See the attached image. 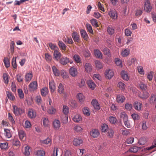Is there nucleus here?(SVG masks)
<instances>
[{
    "label": "nucleus",
    "instance_id": "nucleus-17",
    "mask_svg": "<svg viewBox=\"0 0 156 156\" xmlns=\"http://www.w3.org/2000/svg\"><path fill=\"white\" fill-rule=\"evenodd\" d=\"M125 100V97L121 94H119L117 96L116 98L117 102L119 103H122Z\"/></svg>",
    "mask_w": 156,
    "mask_h": 156
},
{
    "label": "nucleus",
    "instance_id": "nucleus-38",
    "mask_svg": "<svg viewBox=\"0 0 156 156\" xmlns=\"http://www.w3.org/2000/svg\"><path fill=\"white\" fill-rule=\"evenodd\" d=\"M6 94L8 98L10 100L12 101L15 100V97L11 92L9 91L6 92Z\"/></svg>",
    "mask_w": 156,
    "mask_h": 156
},
{
    "label": "nucleus",
    "instance_id": "nucleus-2",
    "mask_svg": "<svg viewBox=\"0 0 156 156\" xmlns=\"http://www.w3.org/2000/svg\"><path fill=\"white\" fill-rule=\"evenodd\" d=\"M144 3V11L147 12H151L152 9V7L151 5L149 0H145Z\"/></svg>",
    "mask_w": 156,
    "mask_h": 156
},
{
    "label": "nucleus",
    "instance_id": "nucleus-7",
    "mask_svg": "<svg viewBox=\"0 0 156 156\" xmlns=\"http://www.w3.org/2000/svg\"><path fill=\"white\" fill-rule=\"evenodd\" d=\"M28 116L30 118H35L36 116V113L35 110L33 109H29L28 111Z\"/></svg>",
    "mask_w": 156,
    "mask_h": 156
},
{
    "label": "nucleus",
    "instance_id": "nucleus-26",
    "mask_svg": "<svg viewBox=\"0 0 156 156\" xmlns=\"http://www.w3.org/2000/svg\"><path fill=\"white\" fill-rule=\"evenodd\" d=\"M121 76L122 79L125 80H129V77L126 71L123 70L121 73Z\"/></svg>",
    "mask_w": 156,
    "mask_h": 156
},
{
    "label": "nucleus",
    "instance_id": "nucleus-62",
    "mask_svg": "<svg viewBox=\"0 0 156 156\" xmlns=\"http://www.w3.org/2000/svg\"><path fill=\"white\" fill-rule=\"evenodd\" d=\"M108 136L110 137H112L114 135V131L112 129H108L107 133Z\"/></svg>",
    "mask_w": 156,
    "mask_h": 156
},
{
    "label": "nucleus",
    "instance_id": "nucleus-33",
    "mask_svg": "<svg viewBox=\"0 0 156 156\" xmlns=\"http://www.w3.org/2000/svg\"><path fill=\"white\" fill-rule=\"evenodd\" d=\"M30 147L29 146H27L25 147V150L23 152V154L25 155L28 156L30 154Z\"/></svg>",
    "mask_w": 156,
    "mask_h": 156
},
{
    "label": "nucleus",
    "instance_id": "nucleus-5",
    "mask_svg": "<svg viewBox=\"0 0 156 156\" xmlns=\"http://www.w3.org/2000/svg\"><path fill=\"white\" fill-rule=\"evenodd\" d=\"M29 90L34 91L37 90V83L36 81H34L30 83L29 85Z\"/></svg>",
    "mask_w": 156,
    "mask_h": 156
},
{
    "label": "nucleus",
    "instance_id": "nucleus-3",
    "mask_svg": "<svg viewBox=\"0 0 156 156\" xmlns=\"http://www.w3.org/2000/svg\"><path fill=\"white\" fill-rule=\"evenodd\" d=\"M13 112L15 115H21L24 112V109L18 107L16 106H13Z\"/></svg>",
    "mask_w": 156,
    "mask_h": 156
},
{
    "label": "nucleus",
    "instance_id": "nucleus-29",
    "mask_svg": "<svg viewBox=\"0 0 156 156\" xmlns=\"http://www.w3.org/2000/svg\"><path fill=\"white\" fill-rule=\"evenodd\" d=\"M94 54L95 56L98 58H102V54L100 51L98 49H95L94 50Z\"/></svg>",
    "mask_w": 156,
    "mask_h": 156
},
{
    "label": "nucleus",
    "instance_id": "nucleus-64",
    "mask_svg": "<svg viewBox=\"0 0 156 156\" xmlns=\"http://www.w3.org/2000/svg\"><path fill=\"white\" fill-rule=\"evenodd\" d=\"M125 31V33L126 36H131L132 32L129 29H126Z\"/></svg>",
    "mask_w": 156,
    "mask_h": 156
},
{
    "label": "nucleus",
    "instance_id": "nucleus-45",
    "mask_svg": "<svg viewBox=\"0 0 156 156\" xmlns=\"http://www.w3.org/2000/svg\"><path fill=\"white\" fill-rule=\"evenodd\" d=\"M8 144L7 142L0 143V148L2 149H5L8 148Z\"/></svg>",
    "mask_w": 156,
    "mask_h": 156
},
{
    "label": "nucleus",
    "instance_id": "nucleus-16",
    "mask_svg": "<svg viewBox=\"0 0 156 156\" xmlns=\"http://www.w3.org/2000/svg\"><path fill=\"white\" fill-rule=\"evenodd\" d=\"M100 134L99 130L97 129H93L90 132V135L94 138L97 137Z\"/></svg>",
    "mask_w": 156,
    "mask_h": 156
},
{
    "label": "nucleus",
    "instance_id": "nucleus-59",
    "mask_svg": "<svg viewBox=\"0 0 156 156\" xmlns=\"http://www.w3.org/2000/svg\"><path fill=\"white\" fill-rule=\"evenodd\" d=\"M108 129V126L105 124H103L101 127V130L103 132H105Z\"/></svg>",
    "mask_w": 156,
    "mask_h": 156
},
{
    "label": "nucleus",
    "instance_id": "nucleus-18",
    "mask_svg": "<svg viewBox=\"0 0 156 156\" xmlns=\"http://www.w3.org/2000/svg\"><path fill=\"white\" fill-rule=\"evenodd\" d=\"M91 103L95 109L98 110L100 109V107L99 104L96 99H94L92 100Z\"/></svg>",
    "mask_w": 156,
    "mask_h": 156
},
{
    "label": "nucleus",
    "instance_id": "nucleus-53",
    "mask_svg": "<svg viewBox=\"0 0 156 156\" xmlns=\"http://www.w3.org/2000/svg\"><path fill=\"white\" fill-rule=\"evenodd\" d=\"M12 65L14 69H16L17 67L16 63V57H13L12 61Z\"/></svg>",
    "mask_w": 156,
    "mask_h": 156
},
{
    "label": "nucleus",
    "instance_id": "nucleus-24",
    "mask_svg": "<svg viewBox=\"0 0 156 156\" xmlns=\"http://www.w3.org/2000/svg\"><path fill=\"white\" fill-rule=\"evenodd\" d=\"M82 119L81 116L79 114L76 115L73 118V121L76 122H79Z\"/></svg>",
    "mask_w": 156,
    "mask_h": 156
},
{
    "label": "nucleus",
    "instance_id": "nucleus-56",
    "mask_svg": "<svg viewBox=\"0 0 156 156\" xmlns=\"http://www.w3.org/2000/svg\"><path fill=\"white\" fill-rule=\"evenodd\" d=\"M8 119L9 121L12 124L15 123V121L12 115V114L10 113H8Z\"/></svg>",
    "mask_w": 156,
    "mask_h": 156
},
{
    "label": "nucleus",
    "instance_id": "nucleus-27",
    "mask_svg": "<svg viewBox=\"0 0 156 156\" xmlns=\"http://www.w3.org/2000/svg\"><path fill=\"white\" fill-rule=\"evenodd\" d=\"M60 62L62 64L65 65L69 62V58L66 57L62 58L60 59Z\"/></svg>",
    "mask_w": 156,
    "mask_h": 156
},
{
    "label": "nucleus",
    "instance_id": "nucleus-52",
    "mask_svg": "<svg viewBox=\"0 0 156 156\" xmlns=\"http://www.w3.org/2000/svg\"><path fill=\"white\" fill-rule=\"evenodd\" d=\"M90 22L92 25L94 27H97L99 26V24H98V23L96 20L93 19L90 20Z\"/></svg>",
    "mask_w": 156,
    "mask_h": 156
},
{
    "label": "nucleus",
    "instance_id": "nucleus-14",
    "mask_svg": "<svg viewBox=\"0 0 156 156\" xmlns=\"http://www.w3.org/2000/svg\"><path fill=\"white\" fill-rule=\"evenodd\" d=\"M84 67L85 71L88 73H90L92 70V66L90 63H86Z\"/></svg>",
    "mask_w": 156,
    "mask_h": 156
},
{
    "label": "nucleus",
    "instance_id": "nucleus-60",
    "mask_svg": "<svg viewBox=\"0 0 156 156\" xmlns=\"http://www.w3.org/2000/svg\"><path fill=\"white\" fill-rule=\"evenodd\" d=\"M109 120L111 123L114 124H115L117 121V119L116 118L113 116H111L109 117Z\"/></svg>",
    "mask_w": 156,
    "mask_h": 156
},
{
    "label": "nucleus",
    "instance_id": "nucleus-32",
    "mask_svg": "<svg viewBox=\"0 0 156 156\" xmlns=\"http://www.w3.org/2000/svg\"><path fill=\"white\" fill-rule=\"evenodd\" d=\"M48 46L51 49L55 51L57 50H58V48L55 44H54L51 43H49L48 44Z\"/></svg>",
    "mask_w": 156,
    "mask_h": 156
},
{
    "label": "nucleus",
    "instance_id": "nucleus-25",
    "mask_svg": "<svg viewBox=\"0 0 156 156\" xmlns=\"http://www.w3.org/2000/svg\"><path fill=\"white\" fill-rule=\"evenodd\" d=\"M80 32L82 37L83 39L85 40H87L88 37L86 31L83 30H80Z\"/></svg>",
    "mask_w": 156,
    "mask_h": 156
},
{
    "label": "nucleus",
    "instance_id": "nucleus-23",
    "mask_svg": "<svg viewBox=\"0 0 156 156\" xmlns=\"http://www.w3.org/2000/svg\"><path fill=\"white\" fill-rule=\"evenodd\" d=\"M77 98L81 103H83L85 100V97L82 93L78 94L77 95Z\"/></svg>",
    "mask_w": 156,
    "mask_h": 156
},
{
    "label": "nucleus",
    "instance_id": "nucleus-39",
    "mask_svg": "<svg viewBox=\"0 0 156 156\" xmlns=\"http://www.w3.org/2000/svg\"><path fill=\"white\" fill-rule=\"evenodd\" d=\"M107 31L109 34L112 35L115 32V30L113 27L109 26L107 27Z\"/></svg>",
    "mask_w": 156,
    "mask_h": 156
},
{
    "label": "nucleus",
    "instance_id": "nucleus-35",
    "mask_svg": "<svg viewBox=\"0 0 156 156\" xmlns=\"http://www.w3.org/2000/svg\"><path fill=\"white\" fill-rule=\"evenodd\" d=\"M52 69L54 74L56 76H59L60 74L59 71L57 69L56 67L55 66H53L52 67Z\"/></svg>",
    "mask_w": 156,
    "mask_h": 156
},
{
    "label": "nucleus",
    "instance_id": "nucleus-36",
    "mask_svg": "<svg viewBox=\"0 0 156 156\" xmlns=\"http://www.w3.org/2000/svg\"><path fill=\"white\" fill-rule=\"evenodd\" d=\"M45 154L44 151L41 150H38L35 152V154L38 156H43Z\"/></svg>",
    "mask_w": 156,
    "mask_h": 156
},
{
    "label": "nucleus",
    "instance_id": "nucleus-9",
    "mask_svg": "<svg viewBox=\"0 0 156 156\" xmlns=\"http://www.w3.org/2000/svg\"><path fill=\"white\" fill-rule=\"evenodd\" d=\"M19 136L20 139L22 141H24L26 139V133L24 131L22 130H18Z\"/></svg>",
    "mask_w": 156,
    "mask_h": 156
},
{
    "label": "nucleus",
    "instance_id": "nucleus-4",
    "mask_svg": "<svg viewBox=\"0 0 156 156\" xmlns=\"http://www.w3.org/2000/svg\"><path fill=\"white\" fill-rule=\"evenodd\" d=\"M108 15L112 19L116 20L118 18L117 11L115 9L111 10L108 12Z\"/></svg>",
    "mask_w": 156,
    "mask_h": 156
},
{
    "label": "nucleus",
    "instance_id": "nucleus-50",
    "mask_svg": "<svg viewBox=\"0 0 156 156\" xmlns=\"http://www.w3.org/2000/svg\"><path fill=\"white\" fill-rule=\"evenodd\" d=\"M154 72L152 71H151L148 73L147 74V78L150 81L152 80L153 78Z\"/></svg>",
    "mask_w": 156,
    "mask_h": 156
},
{
    "label": "nucleus",
    "instance_id": "nucleus-37",
    "mask_svg": "<svg viewBox=\"0 0 156 156\" xmlns=\"http://www.w3.org/2000/svg\"><path fill=\"white\" fill-rule=\"evenodd\" d=\"M33 75L32 73H27L25 75V80L26 81H30L32 79Z\"/></svg>",
    "mask_w": 156,
    "mask_h": 156
},
{
    "label": "nucleus",
    "instance_id": "nucleus-40",
    "mask_svg": "<svg viewBox=\"0 0 156 156\" xmlns=\"http://www.w3.org/2000/svg\"><path fill=\"white\" fill-rule=\"evenodd\" d=\"M140 148V147H136L134 146L133 147H131L129 148V151L130 152L133 153H136Z\"/></svg>",
    "mask_w": 156,
    "mask_h": 156
},
{
    "label": "nucleus",
    "instance_id": "nucleus-31",
    "mask_svg": "<svg viewBox=\"0 0 156 156\" xmlns=\"http://www.w3.org/2000/svg\"><path fill=\"white\" fill-rule=\"evenodd\" d=\"M48 92V88L44 87L41 90V94L43 96H45Z\"/></svg>",
    "mask_w": 156,
    "mask_h": 156
},
{
    "label": "nucleus",
    "instance_id": "nucleus-8",
    "mask_svg": "<svg viewBox=\"0 0 156 156\" xmlns=\"http://www.w3.org/2000/svg\"><path fill=\"white\" fill-rule=\"evenodd\" d=\"M70 74L73 77H75L77 75L78 72L76 68L73 66L69 70Z\"/></svg>",
    "mask_w": 156,
    "mask_h": 156
},
{
    "label": "nucleus",
    "instance_id": "nucleus-57",
    "mask_svg": "<svg viewBox=\"0 0 156 156\" xmlns=\"http://www.w3.org/2000/svg\"><path fill=\"white\" fill-rule=\"evenodd\" d=\"M125 107L126 110L130 111L132 108V105L131 104L127 103L125 105Z\"/></svg>",
    "mask_w": 156,
    "mask_h": 156
},
{
    "label": "nucleus",
    "instance_id": "nucleus-21",
    "mask_svg": "<svg viewBox=\"0 0 156 156\" xmlns=\"http://www.w3.org/2000/svg\"><path fill=\"white\" fill-rule=\"evenodd\" d=\"M130 51L128 48L123 49L121 51V55L122 56L126 57L128 56L129 54Z\"/></svg>",
    "mask_w": 156,
    "mask_h": 156
},
{
    "label": "nucleus",
    "instance_id": "nucleus-48",
    "mask_svg": "<svg viewBox=\"0 0 156 156\" xmlns=\"http://www.w3.org/2000/svg\"><path fill=\"white\" fill-rule=\"evenodd\" d=\"M73 59L75 61L78 63H80L81 61L80 56L77 55H75L73 56Z\"/></svg>",
    "mask_w": 156,
    "mask_h": 156
},
{
    "label": "nucleus",
    "instance_id": "nucleus-63",
    "mask_svg": "<svg viewBox=\"0 0 156 156\" xmlns=\"http://www.w3.org/2000/svg\"><path fill=\"white\" fill-rule=\"evenodd\" d=\"M139 73L141 75L144 74V71L143 67L141 66H138L137 67Z\"/></svg>",
    "mask_w": 156,
    "mask_h": 156
},
{
    "label": "nucleus",
    "instance_id": "nucleus-34",
    "mask_svg": "<svg viewBox=\"0 0 156 156\" xmlns=\"http://www.w3.org/2000/svg\"><path fill=\"white\" fill-rule=\"evenodd\" d=\"M12 143L13 145L19 147L20 145V143L18 139L15 138L12 140Z\"/></svg>",
    "mask_w": 156,
    "mask_h": 156
},
{
    "label": "nucleus",
    "instance_id": "nucleus-1",
    "mask_svg": "<svg viewBox=\"0 0 156 156\" xmlns=\"http://www.w3.org/2000/svg\"><path fill=\"white\" fill-rule=\"evenodd\" d=\"M121 118L123 119L124 123L126 126L128 128L130 127V125L128 121V117L125 112H122L120 114Z\"/></svg>",
    "mask_w": 156,
    "mask_h": 156
},
{
    "label": "nucleus",
    "instance_id": "nucleus-28",
    "mask_svg": "<svg viewBox=\"0 0 156 156\" xmlns=\"http://www.w3.org/2000/svg\"><path fill=\"white\" fill-rule=\"evenodd\" d=\"M83 143L82 140L81 139L75 138L73 141V144L74 145H79Z\"/></svg>",
    "mask_w": 156,
    "mask_h": 156
},
{
    "label": "nucleus",
    "instance_id": "nucleus-13",
    "mask_svg": "<svg viewBox=\"0 0 156 156\" xmlns=\"http://www.w3.org/2000/svg\"><path fill=\"white\" fill-rule=\"evenodd\" d=\"M53 56L55 59L58 61L60 59L61 56V54L58 50L54 51Z\"/></svg>",
    "mask_w": 156,
    "mask_h": 156
},
{
    "label": "nucleus",
    "instance_id": "nucleus-46",
    "mask_svg": "<svg viewBox=\"0 0 156 156\" xmlns=\"http://www.w3.org/2000/svg\"><path fill=\"white\" fill-rule=\"evenodd\" d=\"M56 110L52 106H51L48 108V112L50 114H54L55 113Z\"/></svg>",
    "mask_w": 156,
    "mask_h": 156
},
{
    "label": "nucleus",
    "instance_id": "nucleus-6",
    "mask_svg": "<svg viewBox=\"0 0 156 156\" xmlns=\"http://www.w3.org/2000/svg\"><path fill=\"white\" fill-rule=\"evenodd\" d=\"M134 108L137 111H140L142 108V103L138 101L134 102L133 104Z\"/></svg>",
    "mask_w": 156,
    "mask_h": 156
},
{
    "label": "nucleus",
    "instance_id": "nucleus-19",
    "mask_svg": "<svg viewBox=\"0 0 156 156\" xmlns=\"http://www.w3.org/2000/svg\"><path fill=\"white\" fill-rule=\"evenodd\" d=\"M148 101L150 104H154L156 101V94H152L149 99Z\"/></svg>",
    "mask_w": 156,
    "mask_h": 156
},
{
    "label": "nucleus",
    "instance_id": "nucleus-47",
    "mask_svg": "<svg viewBox=\"0 0 156 156\" xmlns=\"http://www.w3.org/2000/svg\"><path fill=\"white\" fill-rule=\"evenodd\" d=\"M3 62L6 68L9 67L10 66V63L9 59L7 57H5L3 60Z\"/></svg>",
    "mask_w": 156,
    "mask_h": 156
},
{
    "label": "nucleus",
    "instance_id": "nucleus-49",
    "mask_svg": "<svg viewBox=\"0 0 156 156\" xmlns=\"http://www.w3.org/2000/svg\"><path fill=\"white\" fill-rule=\"evenodd\" d=\"M3 79L4 80V83L7 84L8 83V76L7 74L6 73H4L3 75Z\"/></svg>",
    "mask_w": 156,
    "mask_h": 156
},
{
    "label": "nucleus",
    "instance_id": "nucleus-41",
    "mask_svg": "<svg viewBox=\"0 0 156 156\" xmlns=\"http://www.w3.org/2000/svg\"><path fill=\"white\" fill-rule=\"evenodd\" d=\"M58 44L61 50L64 51L66 50V46L62 41H59Z\"/></svg>",
    "mask_w": 156,
    "mask_h": 156
},
{
    "label": "nucleus",
    "instance_id": "nucleus-55",
    "mask_svg": "<svg viewBox=\"0 0 156 156\" xmlns=\"http://www.w3.org/2000/svg\"><path fill=\"white\" fill-rule=\"evenodd\" d=\"M86 27L87 29V30L91 34H93V31L92 30V27L90 24L87 23L86 24Z\"/></svg>",
    "mask_w": 156,
    "mask_h": 156
},
{
    "label": "nucleus",
    "instance_id": "nucleus-22",
    "mask_svg": "<svg viewBox=\"0 0 156 156\" xmlns=\"http://www.w3.org/2000/svg\"><path fill=\"white\" fill-rule=\"evenodd\" d=\"M149 94L147 91H143L139 94V97L143 99H146L149 96Z\"/></svg>",
    "mask_w": 156,
    "mask_h": 156
},
{
    "label": "nucleus",
    "instance_id": "nucleus-12",
    "mask_svg": "<svg viewBox=\"0 0 156 156\" xmlns=\"http://www.w3.org/2000/svg\"><path fill=\"white\" fill-rule=\"evenodd\" d=\"M53 126L55 130H58L61 126L60 121L58 119H55L53 122Z\"/></svg>",
    "mask_w": 156,
    "mask_h": 156
},
{
    "label": "nucleus",
    "instance_id": "nucleus-15",
    "mask_svg": "<svg viewBox=\"0 0 156 156\" xmlns=\"http://www.w3.org/2000/svg\"><path fill=\"white\" fill-rule=\"evenodd\" d=\"M72 37L75 42H79L80 41L79 35L76 32H74L72 34Z\"/></svg>",
    "mask_w": 156,
    "mask_h": 156
},
{
    "label": "nucleus",
    "instance_id": "nucleus-61",
    "mask_svg": "<svg viewBox=\"0 0 156 156\" xmlns=\"http://www.w3.org/2000/svg\"><path fill=\"white\" fill-rule=\"evenodd\" d=\"M31 126V124L30 121L28 120H26L25 122L24 126L26 128H29Z\"/></svg>",
    "mask_w": 156,
    "mask_h": 156
},
{
    "label": "nucleus",
    "instance_id": "nucleus-58",
    "mask_svg": "<svg viewBox=\"0 0 156 156\" xmlns=\"http://www.w3.org/2000/svg\"><path fill=\"white\" fill-rule=\"evenodd\" d=\"M146 141L145 138H142L140 139L138 143L139 144L141 145H144L146 143Z\"/></svg>",
    "mask_w": 156,
    "mask_h": 156
},
{
    "label": "nucleus",
    "instance_id": "nucleus-42",
    "mask_svg": "<svg viewBox=\"0 0 156 156\" xmlns=\"http://www.w3.org/2000/svg\"><path fill=\"white\" fill-rule=\"evenodd\" d=\"M62 112L65 115H67L69 112V108L68 106L66 105L63 106Z\"/></svg>",
    "mask_w": 156,
    "mask_h": 156
},
{
    "label": "nucleus",
    "instance_id": "nucleus-11",
    "mask_svg": "<svg viewBox=\"0 0 156 156\" xmlns=\"http://www.w3.org/2000/svg\"><path fill=\"white\" fill-rule=\"evenodd\" d=\"M49 87L51 93H53L56 89L55 84L54 81L51 80L49 83Z\"/></svg>",
    "mask_w": 156,
    "mask_h": 156
},
{
    "label": "nucleus",
    "instance_id": "nucleus-30",
    "mask_svg": "<svg viewBox=\"0 0 156 156\" xmlns=\"http://www.w3.org/2000/svg\"><path fill=\"white\" fill-rule=\"evenodd\" d=\"M5 135L6 137L9 138L12 136V134L10 129H4Z\"/></svg>",
    "mask_w": 156,
    "mask_h": 156
},
{
    "label": "nucleus",
    "instance_id": "nucleus-44",
    "mask_svg": "<svg viewBox=\"0 0 156 156\" xmlns=\"http://www.w3.org/2000/svg\"><path fill=\"white\" fill-rule=\"evenodd\" d=\"M58 91L60 94L63 93L64 92V86L61 83L59 84L58 86Z\"/></svg>",
    "mask_w": 156,
    "mask_h": 156
},
{
    "label": "nucleus",
    "instance_id": "nucleus-51",
    "mask_svg": "<svg viewBox=\"0 0 156 156\" xmlns=\"http://www.w3.org/2000/svg\"><path fill=\"white\" fill-rule=\"evenodd\" d=\"M96 67L99 69H101L103 67L102 63L98 60L95 61Z\"/></svg>",
    "mask_w": 156,
    "mask_h": 156
},
{
    "label": "nucleus",
    "instance_id": "nucleus-43",
    "mask_svg": "<svg viewBox=\"0 0 156 156\" xmlns=\"http://www.w3.org/2000/svg\"><path fill=\"white\" fill-rule=\"evenodd\" d=\"M69 104L72 108H75L77 106L76 102L73 100H71L69 102Z\"/></svg>",
    "mask_w": 156,
    "mask_h": 156
},
{
    "label": "nucleus",
    "instance_id": "nucleus-20",
    "mask_svg": "<svg viewBox=\"0 0 156 156\" xmlns=\"http://www.w3.org/2000/svg\"><path fill=\"white\" fill-rule=\"evenodd\" d=\"M87 83L88 87L92 90H94L96 87L95 83L92 80H88L87 81Z\"/></svg>",
    "mask_w": 156,
    "mask_h": 156
},
{
    "label": "nucleus",
    "instance_id": "nucleus-10",
    "mask_svg": "<svg viewBox=\"0 0 156 156\" xmlns=\"http://www.w3.org/2000/svg\"><path fill=\"white\" fill-rule=\"evenodd\" d=\"M105 75L107 78L108 79H110L114 76L113 71L110 69H107L105 71Z\"/></svg>",
    "mask_w": 156,
    "mask_h": 156
},
{
    "label": "nucleus",
    "instance_id": "nucleus-54",
    "mask_svg": "<svg viewBox=\"0 0 156 156\" xmlns=\"http://www.w3.org/2000/svg\"><path fill=\"white\" fill-rule=\"evenodd\" d=\"M49 121L47 118H44L43 119V125L45 127H48L49 125Z\"/></svg>",
    "mask_w": 156,
    "mask_h": 156
}]
</instances>
